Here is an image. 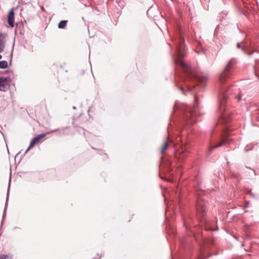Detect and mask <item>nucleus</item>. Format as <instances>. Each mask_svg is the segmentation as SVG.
<instances>
[{"label":"nucleus","instance_id":"f257e3e1","mask_svg":"<svg viewBox=\"0 0 259 259\" xmlns=\"http://www.w3.org/2000/svg\"><path fill=\"white\" fill-rule=\"evenodd\" d=\"M179 38L175 42L176 49L174 54L175 62L176 64L180 65L183 68L184 71L188 77L194 78L198 81L203 82L208 78V75L207 74H196L194 69L191 66L185 64L183 60L185 54V42L181 27L179 28Z\"/></svg>","mask_w":259,"mask_h":259},{"label":"nucleus","instance_id":"f03ea898","mask_svg":"<svg viewBox=\"0 0 259 259\" xmlns=\"http://www.w3.org/2000/svg\"><path fill=\"white\" fill-rule=\"evenodd\" d=\"M236 61L235 59H231L228 63L227 66L219 76L218 86L220 88L221 95L219 98V110L221 112L225 110L224 104L228 100V95L225 91V84L227 79L231 76V71L234 68Z\"/></svg>","mask_w":259,"mask_h":259},{"label":"nucleus","instance_id":"7ed1b4c3","mask_svg":"<svg viewBox=\"0 0 259 259\" xmlns=\"http://www.w3.org/2000/svg\"><path fill=\"white\" fill-rule=\"evenodd\" d=\"M189 151L186 147H182L180 149L177 150L175 152V157L179 161H183L188 155Z\"/></svg>","mask_w":259,"mask_h":259},{"label":"nucleus","instance_id":"20e7f679","mask_svg":"<svg viewBox=\"0 0 259 259\" xmlns=\"http://www.w3.org/2000/svg\"><path fill=\"white\" fill-rule=\"evenodd\" d=\"M185 114L186 118H190L191 116L196 114V108L195 106H186L185 108Z\"/></svg>","mask_w":259,"mask_h":259},{"label":"nucleus","instance_id":"39448f33","mask_svg":"<svg viewBox=\"0 0 259 259\" xmlns=\"http://www.w3.org/2000/svg\"><path fill=\"white\" fill-rule=\"evenodd\" d=\"M9 80V78L0 77V91H6L9 87L8 81Z\"/></svg>","mask_w":259,"mask_h":259},{"label":"nucleus","instance_id":"423d86ee","mask_svg":"<svg viewBox=\"0 0 259 259\" xmlns=\"http://www.w3.org/2000/svg\"><path fill=\"white\" fill-rule=\"evenodd\" d=\"M8 21L9 25L11 27H13L15 24V16H14V12L13 9L11 10L8 16Z\"/></svg>","mask_w":259,"mask_h":259},{"label":"nucleus","instance_id":"0eeeda50","mask_svg":"<svg viewBox=\"0 0 259 259\" xmlns=\"http://www.w3.org/2000/svg\"><path fill=\"white\" fill-rule=\"evenodd\" d=\"M46 136V134H41L37 135L35 137H34L30 142V146H33L35 144H38L40 140Z\"/></svg>","mask_w":259,"mask_h":259},{"label":"nucleus","instance_id":"6e6552de","mask_svg":"<svg viewBox=\"0 0 259 259\" xmlns=\"http://www.w3.org/2000/svg\"><path fill=\"white\" fill-rule=\"evenodd\" d=\"M5 37V34L0 33V53H2L4 50L6 42Z\"/></svg>","mask_w":259,"mask_h":259},{"label":"nucleus","instance_id":"1a4fd4ad","mask_svg":"<svg viewBox=\"0 0 259 259\" xmlns=\"http://www.w3.org/2000/svg\"><path fill=\"white\" fill-rule=\"evenodd\" d=\"M229 142V139H227V138H225V139H224L220 143H219L218 144L215 145V146H210L209 148V150H208V152H209V154H210L211 153V151L215 148H218V147H220L224 145H225L226 143H228Z\"/></svg>","mask_w":259,"mask_h":259},{"label":"nucleus","instance_id":"9d476101","mask_svg":"<svg viewBox=\"0 0 259 259\" xmlns=\"http://www.w3.org/2000/svg\"><path fill=\"white\" fill-rule=\"evenodd\" d=\"M197 209L198 212H201L202 216H204L205 212H206V208L205 206H204L203 203L202 202H198L197 206Z\"/></svg>","mask_w":259,"mask_h":259},{"label":"nucleus","instance_id":"9b49d317","mask_svg":"<svg viewBox=\"0 0 259 259\" xmlns=\"http://www.w3.org/2000/svg\"><path fill=\"white\" fill-rule=\"evenodd\" d=\"M169 146V143L167 141H165L160 148L159 151L161 154L164 153Z\"/></svg>","mask_w":259,"mask_h":259},{"label":"nucleus","instance_id":"f8f14e48","mask_svg":"<svg viewBox=\"0 0 259 259\" xmlns=\"http://www.w3.org/2000/svg\"><path fill=\"white\" fill-rule=\"evenodd\" d=\"M67 20L61 21L58 24V27L59 28H64L67 25Z\"/></svg>","mask_w":259,"mask_h":259},{"label":"nucleus","instance_id":"ddd939ff","mask_svg":"<svg viewBox=\"0 0 259 259\" xmlns=\"http://www.w3.org/2000/svg\"><path fill=\"white\" fill-rule=\"evenodd\" d=\"M8 66V63L6 61H0V68L5 69Z\"/></svg>","mask_w":259,"mask_h":259},{"label":"nucleus","instance_id":"4468645a","mask_svg":"<svg viewBox=\"0 0 259 259\" xmlns=\"http://www.w3.org/2000/svg\"><path fill=\"white\" fill-rule=\"evenodd\" d=\"M229 115V114L227 112H225L222 114V118L224 120L225 122H228V119H226V117Z\"/></svg>","mask_w":259,"mask_h":259},{"label":"nucleus","instance_id":"2eb2a0df","mask_svg":"<svg viewBox=\"0 0 259 259\" xmlns=\"http://www.w3.org/2000/svg\"><path fill=\"white\" fill-rule=\"evenodd\" d=\"M0 259H12V257L9 255L2 254L0 255Z\"/></svg>","mask_w":259,"mask_h":259},{"label":"nucleus","instance_id":"dca6fc26","mask_svg":"<svg viewBox=\"0 0 259 259\" xmlns=\"http://www.w3.org/2000/svg\"><path fill=\"white\" fill-rule=\"evenodd\" d=\"M235 98L238 101H240L241 100V95L240 93H239L238 95L235 94Z\"/></svg>","mask_w":259,"mask_h":259},{"label":"nucleus","instance_id":"f3484780","mask_svg":"<svg viewBox=\"0 0 259 259\" xmlns=\"http://www.w3.org/2000/svg\"><path fill=\"white\" fill-rule=\"evenodd\" d=\"M237 47L238 48H242V50H244L243 48L242 47V46H241V44L240 43H238L237 45Z\"/></svg>","mask_w":259,"mask_h":259},{"label":"nucleus","instance_id":"a211bd4d","mask_svg":"<svg viewBox=\"0 0 259 259\" xmlns=\"http://www.w3.org/2000/svg\"><path fill=\"white\" fill-rule=\"evenodd\" d=\"M32 147V146H30V145L28 147V148L25 151V153H26Z\"/></svg>","mask_w":259,"mask_h":259},{"label":"nucleus","instance_id":"6ab92c4d","mask_svg":"<svg viewBox=\"0 0 259 259\" xmlns=\"http://www.w3.org/2000/svg\"><path fill=\"white\" fill-rule=\"evenodd\" d=\"M188 89L189 91L191 92L193 91V88H190L189 87H188Z\"/></svg>","mask_w":259,"mask_h":259},{"label":"nucleus","instance_id":"aec40b11","mask_svg":"<svg viewBox=\"0 0 259 259\" xmlns=\"http://www.w3.org/2000/svg\"><path fill=\"white\" fill-rule=\"evenodd\" d=\"M197 100H198V98L197 97H195V102H197Z\"/></svg>","mask_w":259,"mask_h":259},{"label":"nucleus","instance_id":"412c9836","mask_svg":"<svg viewBox=\"0 0 259 259\" xmlns=\"http://www.w3.org/2000/svg\"><path fill=\"white\" fill-rule=\"evenodd\" d=\"M180 89L182 91L183 90V88H180Z\"/></svg>","mask_w":259,"mask_h":259},{"label":"nucleus","instance_id":"4be33fe9","mask_svg":"<svg viewBox=\"0 0 259 259\" xmlns=\"http://www.w3.org/2000/svg\"><path fill=\"white\" fill-rule=\"evenodd\" d=\"M2 55H0V59H2Z\"/></svg>","mask_w":259,"mask_h":259},{"label":"nucleus","instance_id":"5701e85b","mask_svg":"<svg viewBox=\"0 0 259 259\" xmlns=\"http://www.w3.org/2000/svg\"><path fill=\"white\" fill-rule=\"evenodd\" d=\"M57 131V130H54V131H52V132H56Z\"/></svg>","mask_w":259,"mask_h":259},{"label":"nucleus","instance_id":"b1692460","mask_svg":"<svg viewBox=\"0 0 259 259\" xmlns=\"http://www.w3.org/2000/svg\"><path fill=\"white\" fill-rule=\"evenodd\" d=\"M73 109H76V108H75V107H73Z\"/></svg>","mask_w":259,"mask_h":259},{"label":"nucleus","instance_id":"393cba45","mask_svg":"<svg viewBox=\"0 0 259 259\" xmlns=\"http://www.w3.org/2000/svg\"><path fill=\"white\" fill-rule=\"evenodd\" d=\"M198 259H202V258H198Z\"/></svg>","mask_w":259,"mask_h":259}]
</instances>
